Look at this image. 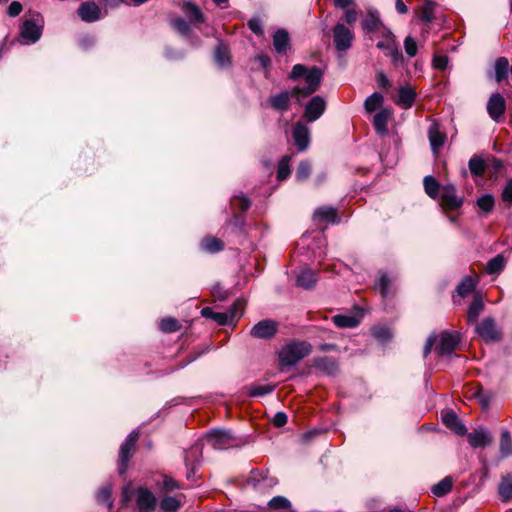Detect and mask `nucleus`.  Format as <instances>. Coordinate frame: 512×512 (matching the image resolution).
I'll use <instances>...</instances> for the list:
<instances>
[{"label":"nucleus","instance_id":"f257e3e1","mask_svg":"<svg viewBox=\"0 0 512 512\" xmlns=\"http://www.w3.org/2000/svg\"><path fill=\"white\" fill-rule=\"evenodd\" d=\"M301 77L305 80L304 86L297 85L291 92L283 91L271 97L270 103L274 109L285 111L288 109L290 97H296L300 101L301 98H306L316 92L321 84L323 72L317 66L307 68L302 64H296L293 66L289 78L296 80Z\"/></svg>","mask_w":512,"mask_h":512},{"label":"nucleus","instance_id":"f03ea898","mask_svg":"<svg viewBox=\"0 0 512 512\" xmlns=\"http://www.w3.org/2000/svg\"><path fill=\"white\" fill-rule=\"evenodd\" d=\"M312 347L305 341H293L283 346L278 352L279 364L291 367L310 354Z\"/></svg>","mask_w":512,"mask_h":512},{"label":"nucleus","instance_id":"7ed1b4c3","mask_svg":"<svg viewBox=\"0 0 512 512\" xmlns=\"http://www.w3.org/2000/svg\"><path fill=\"white\" fill-rule=\"evenodd\" d=\"M132 496L135 497L136 508L139 512H152L156 507V497L144 487L133 490L130 486L123 489V498L128 501Z\"/></svg>","mask_w":512,"mask_h":512},{"label":"nucleus","instance_id":"20e7f679","mask_svg":"<svg viewBox=\"0 0 512 512\" xmlns=\"http://www.w3.org/2000/svg\"><path fill=\"white\" fill-rule=\"evenodd\" d=\"M42 29L43 25L41 19H27L20 28V36L25 44H33L40 39Z\"/></svg>","mask_w":512,"mask_h":512},{"label":"nucleus","instance_id":"39448f33","mask_svg":"<svg viewBox=\"0 0 512 512\" xmlns=\"http://www.w3.org/2000/svg\"><path fill=\"white\" fill-rule=\"evenodd\" d=\"M205 441L213 449L224 450L234 445L235 438L230 431L213 430L206 434Z\"/></svg>","mask_w":512,"mask_h":512},{"label":"nucleus","instance_id":"423d86ee","mask_svg":"<svg viewBox=\"0 0 512 512\" xmlns=\"http://www.w3.org/2000/svg\"><path fill=\"white\" fill-rule=\"evenodd\" d=\"M362 29L372 39L376 34L386 28L383 24L379 12L374 8H367L364 18L361 20Z\"/></svg>","mask_w":512,"mask_h":512},{"label":"nucleus","instance_id":"0eeeda50","mask_svg":"<svg viewBox=\"0 0 512 512\" xmlns=\"http://www.w3.org/2000/svg\"><path fill=\"white\" fill-rule=\"evenodd\" d=\"M333 39L338 51H346L352 45L354 33L344 23L339 22L333 28Z\"/></svg>","mask_w":512,"mask_h":512},{"label":"nucleus","instance_id":"6e6552de","mask_svg":"<svg viewBox=\"0 0 512 512\" xmlns=\"http://www.w3.org/2000/svg\"><path fill=\"white\" fill-rule=\"evenodd\" d=\"M444 209L455 210L462 206L463 199L456 193L452 184L443 185L437 198Z\"/></svg>","mask_w":512,"mask_h":512},{"label":"nucleus","instance_id":"1a4fd4ad","mask_svg":"<svg viewBox=\"0 0 512 512\" xmlns=\"http://www.w3.org/2000/svg\"><path fill=\"white\" fill-rule=\"evenodd\" d=\"M278 329V322L272 319H264L251 328L250 335L256 339L269 340L277 334Z\"/></svg>","mask_w":512,"mask_h":512},{"label":"nucleus","instance_id":"9d476101","mask_svg":"<svg viewBox=\"0 0 512 512\" xmlns=\"http://www.w3.org/2000/svg\"><path fill=\"white\" fill-rule=\"evenodd\" d=\"M477 334L487 343L501 340L502 333L492 318L483 319L476 326Z\"/></svg>","mask_w":512,"mask_h":512},{"label":"nucleus","instance_id":"9b49d317","mask_svg":"<svg viewBox=\"0 0 512 512\" xmlns=\"http://www.w3.org/2000/svg\"><path fill=\"white\" fill-rule=\"evenodd\" d=\"M139 438V433L135 430L129 433L126 440L120 447L119 451V472L122 474L126 470L127 462L129 461L132 452L134 451L135 444Z\"/></svg>","mask_w":512,"mask_h":512},{"label":"nucleus","instance_id":"f8f14e48","mask_svg":"<svg viewBox=\"0 0 512 512\" xmlns=\"http://www.w3.org/2000/svg\"><path fill=\"white\" fill-rule=\"evenodd\" d=\"M459 342V333L444 331L440 335V339L435 350L440 356L450 355L456 349Z\"/></svg>","mask_w":512,"mask_h":512},{"label":"nucleus","instance_id":"ddd939ff","mask_svg":"<svg viewBox=\"0 0 512 512\" xmlns=\"http://www.w3.org/2000/svg\"><path fill=\"white\" fill-rule=\"evenodd\" d=\"M107 12L102 14L100 7L92 1L83 2L78 8V15L82 21L87 23L96 22L105 16Z\"/></svg>","mask_w":512,"mask_h":512},{"label":"nucleus","instance_id":"4468645a","mask_svg":"<svg viewBox=\"0 0 512 512\" xmlns=\"http://www.w3.org/2000/svg\"><path fill=\"white\" fill-rule=\"evenodd\" d=\"M326 109V102L321 96H314L306 104L304 110V117L309 122H314L322 116Z\"/></svg>","mask_w":512,"mask_h":512},{"label":"nucleus","instance_id":"2eb2a0df","mask_svg":"<svg viewBox=\"0 0 512 512\" xmlns=\"http://www.w3.org/2000/svg\"><path fill=\"white\" fill-rule=\"evenodd\" d=\"M292 136L298 151H305L310 144V130L302 122H297L293 128Z\"/></svg>","mask_w":512,"mask_h":512},{"label":"nucleus","instance_id":"dca6fc26","mask_svg":"<svg viewBox=\"0 0 512 512\" xmlns=\"http://www.w3.org/2000/svg\"><path fill=\"white\" fill-rule=\"evenodd\" d=\"M506 103L504 97L499 93H494L490 96L487 102V112L489 116L498 121L505 113Z\"/></svg>","mask_w":512,"mask_h":512},{"label":"nucleus","instance_id":"f3484780","mask_svg":"<svg viewBox=\"0 0 512 512\" xmlns=\"http://www.w3.org/2000/svg\"><path fill=\"white\" fill-rule=\"evenodd\" d=\"M428 138L431 149L435 155L438 154L440 148L446 141V134L440 130L439 124L433 122L428 129Z\"/></svg>","mask_w":512,"mask_h":512},{"label":"nucleus","instance_id":"a211bd4d","mask_svg":"<svg viewBox=\"0 0 512 512\" xmlns=\"http://www.w3.org/2000/svg\"><path fill=\"white\" fill-rule=\"evenodd\" d=\"M468 442L473 448H483L491 444L492 436L487 429L478 428L468 434Z\"/></svg>","mask_w":512,"mask_h":512},{"label":"nucleus","instance_id":"6ab92c4d","mask_svg":"<svg viewBox=\"0 0 512 512\" xmlns=\"http://www.w3.org/2000/svg\"><path fill=\"white\" fill-rule=\"evenodd\" d=\"M416 99V93L410 86H403L398 91V97L395 103L402 109H409L412 107Z\"/></svg>","mask_w":512,"mask_h":512},{"label":"nucleus","instance_id":"aec40b11","mask_svg":"<svg viewBox=\"0 0 512 512\" xmlns=\"http://www.w3.org/2000/svg\"><path fill=\"white\" fill-rule=\"evenodd\" d=\"M180 8L185 16L194 23H203L205 21L204 15L194 3L190 1H183Z\"/></svg>","mask_w":512,"mask_h":512},{"label":"nucleus","instance_id":"412c9836","mask_svg":"<svg viewBox=\"0 0 512 512\" xmlns=\"http://www.w3.org/2000/svg\"><path fill=\"white\" fill-rule=\"evenodd\" d=\"M381 39L377 42L376 47L384 53L397 46L394 34L387 27L375 35Z\"/></svg>","mask_w":512,"mask_h":512},{"label":"nucleus","instance_id":"4be33fe9","mask_svg":"<svg viewBox=\"0 0 512 512\" xmlns=\"http://www.w3.org/2000/svg\"><path fill=\"white\" fill-rule=\"evenodd\" d=\"M273 46L277 53L284 54L290 46L289 34L284 29H278L273 35Z\"/></svg>","mask_w":512,"mask_h":512},{"label":"nucleus","instance_id":"5701e85b","mask_svg":"<svg viewBox=\"0 0 512 512\" xmlns=\"http://www.w3.org/2000/svg\"><path fill=\"white\" fill-rule=\"evenodd\" d=\"M391 111L389 109H382L376 113L373 117V126L375 131L380 135L387 134V122L391 117Z\"/></svg>","mask_w":512,"mask_h":512},{"label":"nucleus","instance_id":"b1692460","mask_svg":"<svg viewBox=\"0 0 512 512\" xmlns=\"http://www.w3.org/2000/svg\"><path fill=\"white\" fill-rule=\"evenodd\" d=\"M445 426L453 430L457 435H464L467 431L466 427L459 421L457 415L450 411L442 416Z\"/></svg>","mask_w":512,"mask_h":512},{"label":"nucleus","instance_id":"393cba45","mask_svg":"<svg viewBox=\"0 0 512 512\" xmlns=\"http://www.w3.org/2000/svg\"><path fill=\"white\" fill-rule=\"evenodd\" d=\"M183 495L163 497L159 503L161 512H177L182 505Z\"/></svg>","mask_w":512,"mask_h":512},{"label":"nucleus","instance_id":"a878e982","mask_svg":"<svg viewBox=\"0 0 512 512\" xmlns=\"http://www.w3.org/2000/svg\"><path fill=\"white\" fill-rule=\"evenodd\" d=\"M313 219L315 222H337V212L333 207H320L315 210L313 214Z\"/></svg>","mask_w":512,"mask_h":512},{"label":"nucleus","instance_id":"bb28decb","mask_svg":"<svg viewBox=\"0 0 512 512\" xmlns=\"http://www.w3.org/2000/svg\"><path fill=\"white\" fill-rule=\"evenodd\" d=\"M507 259L503 254H498L486 264L485 271L489 275H498L506 266Z\"/></svg>","mask_w":512,"mask_h":512},{"label":"nucleus","instance_id":"cd10ccee","mask_svg":"<svg viewBox=\"0 0 512 512\" xmlns=\"http://www.w3.org/2000/svg\"><path fill=\"white\" fill-rule=\"evenodd\" d=\"M498 493L503 502H509L512 500V476H502L501 482L498 487Z\"/></svg>","mask_w":512,"mask_h":512},{"label":"nucleus","instance_id":"c85d7f7f","mask_svg":"<svg viewBox=\"0 0 512 512\" xmlns=\"http://www.w3.org/2000/svg\"><path fill=\"white\" fill-rule=\"evenodd\" d=\"M236 310H242V304L240 302L234 303L233 309L230 312H216L213 320L219 325L230 324L236 317Z\"/></svg>","mask_w":512,"mask_h":512},{"label":"nucleus","instance_id":"c756f323","mask_svg":"<svg viewBox=\"0 0 512 512\" xmlns=\"http://www.w3.org/2000/svg\"><path fill=\"white\" fill-rule=\"evenodd\" d=\"M316 281V274L311 269H304L297 276V285L305 289L312 288L315 285Z\"/></svg>","mask_w":512,"mask_h":512},{"label":"nucleus","instance_id":"7c9ffc66","mask_svg":"<svg viewBox=\"0 0 512 512\" xmlns=\"http://www.w3.org/2000/svg\"><path fill=\"white\" fill-rule=\"evenodd\" d=\"M333 323L340 328H354L359 324V319L354 315H335Z\"/></svg>","mask_w":512,"mask_h":512},{"label":"nucleus","instance_id":"2f4dec72","mask_svg":"<svg viewBox=\"0 0 512 512\" xmlns=\"http://www.w3.org/2000/svg\"><path fill=\"white\" fill-rule=\"evenodd\" d=\"M476 285L475 279L471 276H465L457 286V293L460 297H466L474 291Z\"/></svg>","mask_w":512,"mask_h":512},{"label":"nucleus","instance_id":"473e14b6","mask_svg":"<svg viewBox=\"0 0 512 512\" xmlns=\"http://www.w3.org/2000/svg\"><path fill=\"white\" fill-rule=\"evenodd\" d=\"M425 192L432 198L437 199L442 186L432 176H426L423 180Z\"/></svg>","mask_w":512,"mask_h":512},{"label":"nucleus","instance_id":"72a5a7b5","mask_svg":"<svg viewBox=\"0 0 512 512\" xmlns=\"http://www.w3.org/2000/svg\"><path fill=\"white\" fill-rule=\"evenodd\" d=\"M509 61L505 57H499L495 61V78L497 82H501L507 77Z\"/></svg>","mask_w":512,"mask_h":512},{"label":"nucleus","instance_id":"f704fd0d","mask_svg":"<svg viewBox=\"0 0 512 512\" xmlns=\"http://www.w3.org/2000/svg\"><path fill=\"white\" fill-rule=\"evenodd\" d=\"M500 454L503 458L512 455V438L509 431H503L500 437Z\"/></svg>","mask_w":512,"mask_h":512},{"label":"nucleus","instance_id":"c9c22d12","mask_svg":"<svg viewBox=\"0 0 512 512\" xmlns=\"http://www.w3.org/2000/svg\"><path fill=\"white\" fill-rule=\"evenodd\" d=\"M383 96L379 92H374L366 98L364 108L367 113H371L379 108L383 103Z\"/></svg>","mask_w":512,"mask_h":512},{"label":"nucleus","instance_id":"e433bc0d","mask_svg":"<svg viewBox=\"0 0 512 512\" xmlns=\"http://www.w3.org/2000/svg\"><path fill=\"white\" fill-rule=\"evenodd\" d=\"M292 159V155H285L283 156L279 163H278V169H277V178L280 181H283L287 179L290 175V166L289 163Z\"/></svg>","mask_w":512,"mask_h":512},{"label":"nucleus","instance_id":"4c0bfd02","mask_svg":"<svg viewBox=\"0 0 512 512\" xmlns=\"http://www.w3.org/2000/svg\"><path fill=\"white\" fill-rule=\"evenodd\" d=\"M203 250L215 253L223 249V243L220 239L215 237H206L201 243Z\"/></svg>","mask_w":512,"mask_h":512},{"label":"nucleus","instance_id":"58836bf2","mask_svg":"<svg viewBox=\"0 0 512 512\" xmlns=\"http://www.w3.org/2000/svg\"><path fill=\"white\" fill-rule=\"evenodd\" d=\"M275 385L273 384H265V385H252L249 387L248 394L251 397H263L272 393L275 390Z\"/></svg>","mask_w":512,"mask_h":512},{"label":"nucleus","instance_id":"ea45409f","mask_svg":"<svg viewBox=\"0 0 512 512\" xmlns=\"http://www.w3.org/2000/svg\"><path fill=\"white\" fill-rule=\"evenodd\" d=\"M484 308L481 297H475L468 308V321L474 322Z\"/></svg>","mask_w":512,"mask_h":512},{"label":"nucleus","instance_id":"a19ab883","mask_svg":"<svg viewBox=\"0 0 512 512\" xmlns=\"http://www.w3.org/2000/svg\"><path fill=\"white\" fill-rule=\"evenodd\" d=\"M315 366L318 369L327 372L328 374H333L337 370L336 362L328 357H322V358L316 359Z\"/></svg>","mask_w":512,"mask_h":512},{"label":"nucleus","instance_id":"79ce46f5","mask_svg":"<svg viewBox=\"0 0 512 512\" xmlns=\"http://www.w3.org/2000/svg\"><path fill=\"white\" fill-rule=\"evenodd\" d=\"M452 488V480L449 477L444 478L432 487L435 496L442 497L446 495Z\"/></svg>","mask_w":512,"mask_h":512},{"label":"nucleus","instance_id":"37998d69","mask_svg":"<svg viewBox=\"0 0 512 512\" xmlns=\"http://www.w3.org/2000/svg\"><path fill=\"white\" fill-rule=\"evenodd\" d=\"M372 335L382 343H385L392 338L391 330L388 327L381 325L372 328Z\"/></svg>","mask_w":512,"mask_h":512},{"label":"nucleus","instance_id":"c03bdc74","mask_svg":"<svg viewBox=\"0 0 512 512\" xmlns=\"http://www.w3.org/2000/svg\"><path fill=\"white\" fill-rule=\"evenodd\" d=\"M268 506L274 510H289L291 508V503L283 496H276L268 502Z\"/></svg>","mask_w":512,"mask_h":512},{"label":"nucleus","instance_id":"a18cd8bd","mask_svg":"<svg viewBox=\"0 0 512 512\" xmlns=\"http://www.w3.org/2000/svg\"><path fill=\"white\" fill-rule=\"evenodd\" d=\"M392 280L388 277V275L384 272L380 273L379 279L375 285L376 289L380 291L383 297H387L389 295V286Z\"/></svg>","mask_w":512,"mask_h":512},{"label":"nucleus","instance_id":"49530a36","mask_svg":"<svg viewBox=\"0 0 512 512\" xmlns=\"http://www.w3.org/2000/svg\"><path fill=\"white\" fill-rule=\"evenodd\" d=\"M215 61L219 66H225L229 63V51L228 49L220 44L217 46L214 55Z\"/></svg>","mask_w":512,"mask_h":512},{"label":"nucleus","instance_id":"de8ad7c7","mask_svg":"<svg viewBox=\"0 0 512 512\" xmlns=\"http://www.w3.org/2000/svg\"><path fill=\"white\" fill-rule=\"evenodd\" d=\"M96 498L98 503L106 504L110 508L112 506L111 486L109 484L102 486L99 489Z\"/></svg>","mask_w":512,"mask_h":512},{"label":"nucleus","instance_id":"09e8293b","mask_svg":"<svg viewBox=\"0 0 512 512\" xmlns=\"http://www.w3.org/2000/svg\"><path fill=\"white\" fill-rule=\"evenodd\" d=\"M160 329L163 332L171 333L180 329V324L175 318H165L160 321L159 324Z\"/></svg>","mask_w":512,"mask_h":512},{"label":"nucleus","instance_id":"8fccbe9b","mask_svg":"<svg viewBox=\"0 0 512 512\" xmlns=\"http://www.w3.org/2000/svg\"><path fill=\"white\" fill-rule=\"evenodd\" d=\"M469 169L470 172L475 176L482 175L485 170L484 161L479 157H472L469 160Z\"/></svg>","mask_w":512,"mask_h":512},{"label":"nucleus","instance_id":"3c124183","mask_svg":"<svg viewBox=\"0 0 512 512\" xmlns=\"http://www.w3.org/2000/svg\"><path fill=\"white\" fill-rule=\"evenodd\" d=\"M170 24L177 32L182 35H188L190 32V26L183 18H174L171 20Z\"/></svg>","mask_w":512,"mask_h":512},{"label":"nucleus","instance_id":"603ef678","mask_svg":"<svg viewBox=\"0 0 512 512\" xmlns=\"http://www.w3.org/2000/svg\"><path fill=\"white\" fill-rule=\"evenodd\" d=\"M359 14L360 10L357 8V5L344 10L343 23L352 26L357 21Z\"/></svg>","mask_w":512,"mask_h":512},{"label":"nucleus","instance_id":"864d4df0","mask_svg":"<svg viewBox=\"0 0 512 512\" xmlns=\"http://www.w3.org/2000/svg\"><path fill=\"white\" fill-rule=\"evenodd\" d=\"M477 205L483 212L489 213L494 207V198L489 194L483 195L477 200Z\"/></svg>","mask_w":512,"mask_h":512},{"label":"nucleus","instance_id":"5fc2aeb1","mask_svg":"<svg viewBox=\"0 0 512 512\" xmlns=\"http://www.w3.org/2000/svg\"><path fill=\"white\" fill-rule=\"evenodd\" d=\"M385 54L391 57V62L395 67H400L404 65V56L399 51L398 46H395L391 50L387 51Z\"/></svg>","mask_w":512,"mask_h":512},{"label":"nucleus","instance_id":"6e6d98bb","mask_svg":"<svg viewBox=\"0 0 512 512\" xmlns=\"http://www.w3.org/2000/svg\"><path fill=\"white\" fill-rule=\"evenodd\" d=\"M311 171L310 164L307 161L300 162L297 171L296 177L298 180H305L308 178Z\"/></svg>","mask_w":512,"mask_h":512},{"label":"nucleus","instance_id":"4d7b16f0","mask_svg":"<svg viewBox=\"0 0 512 512\" xmlns=\"http://www.w3.org/2000/svg\"><path fill=\"white\" fill-rule=\"evenodd\" d=\"M178 488H180V486L174 479L167 476L162 477V485L160 488L162 492H171Z\"/></svg>","mask_w":512,"mask_h":512},{"label":"nucleus","instance_id":"13d9d810","mask_svg":"<svg viewBox=\"0 0 512 512\" xmlns=\"http://www.w3.org/2000/svg\"><path fill=\"white\" fill-rule=\"evenodd\" d=\"M449 59L446 55L435 54L433 57V67L438 70H445L448 67Z\"/></svg>","mask_w":512,"mask_h":512},{"label":"nucleus","instance_id":"bf43d9fd","mask_svg":"<svg viewBox=\"0 0 512 512\" xmlns=\"http://www.w3.org/2000/svg\"><path fill=\"white\" fill-rule=\"evenodd\" d=\"M231 204L233 207H236L242 211H246L249 207H250V201L244 197V196H235L232 201H231Z\"/></svg>","mask_w":512,"mask_h":512},{"label":"nucleus","instance_id":"052dcab7","mask_svg":"<svg viewBox=\"0 0 512 512\" xmlns=\"http://www.w3.org/2000/svg\"><path fill=\"white\" fill-rule=\"evenodd\" d=\"M404 48L405 52L410 56L413 57L417 53V43L412 37H406L404 41Z\"/></svg>","mask_w":512,"mask_h":512},{"label":"nucleus","instance_id":"680f3d73","mask_svg":"<svg viewBox=\"0 0 512 512\" xmlns=\"http://www.w3.org/2000/svg\"><path fill=\"white\" fill-rule=\"evenodd\" d=\"M249 29L258 36L263 35L262 22L259 18L254 17L248 21Z\"/></svg>","mask_w":512,"mask_h":512},{"label":"nucleus","instance_id":"e2e57ef3","mask_svg":"<svg viewBox=\"0 0 512 512\" xmlns=\"http://www.w3.org/2000/svg\"><path fill=\"white\" fill-rule=\"evenodd\" d=\"M421 18L426 22L433 20V5L432 3H426L423 7Z\"/></svg>","mask_w":512,"mask_h":512},{"label":"nucleus","instance_id":"0e129e2a","mask_svg":"<svg viewBox=\"0 0 512 512\" xmlns=\"http://www.w3.org/2000/svg\"><path fill=\"white\" fill-rule=\"evenodd\" d=\"M502 199L505 202L512 204V178L507 182L502 192Z\"/></svg>","mask_w":512,"mask_h":512},{"label":"nucleus","instance_id":"69168bd1","mask_svg":"<svg viewBox=\"0 0 512 512\" xmlns=\"http://www.w3.org/2000/svg\"><path fill=\"white\" fill-rule=\"evenodd\" d=\"M287 423V415L284 412H277L273 417L275 427H282Z\"/></svg>","mask_w":512,"mask_h":512},{"label":"nucleus","instance_id":"338daca9","mask_svg":"<svg viewBox=\"0 0 512 512\" xmlns=\"http://www.w3.org/2000/svg\"><path fill=\"white\" fill-rule=\"evenodd\" d=\"M22 11V5L18 1H13L8 6V14L12 17L19 15Z\"/></svg>","mask_w":512,"mask_h":512},{"label":"nucleus","instance_id":"774afa93","mask_svg":"<svg viewBox=\"0 0 512 512\" xmlns=\"http://www.w3.org/2000/svg\"><path fill=\"white\" fill-rule=\"evenodd\" d=\"M377 83L382 88H388L390 87L391 83L388 79V77L385 75L384 72L380 71L376 75Z\"/></svg>","mask_w":512,"mask_h":512}]
</instances>
